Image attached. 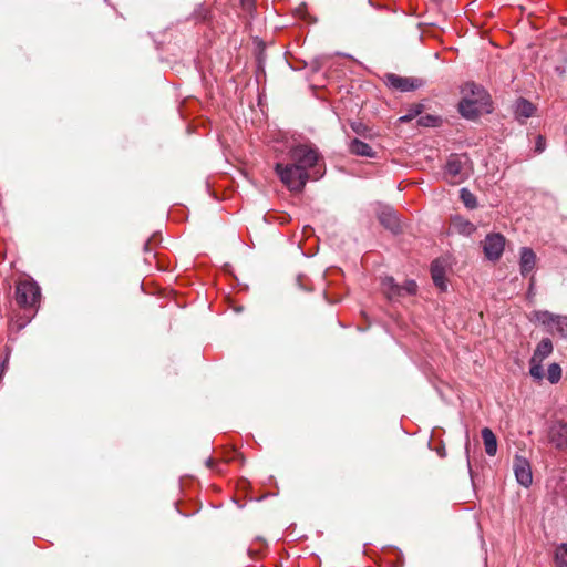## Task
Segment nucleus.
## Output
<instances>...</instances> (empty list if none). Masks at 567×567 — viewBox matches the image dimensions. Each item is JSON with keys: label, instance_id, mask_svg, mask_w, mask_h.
Segmentation results:
<instances>
[{"label": "nucleus", "instance_id": "obj_1", "mask_svg": "<svg viewBox=\"0 0 567 567\" xmlns=\"http://www.w3.org/2000/svg\"><path fill=\"white\" fill-rule=\"evenodd\" d=\"M287 164L276 163L278 177H323L326 174L324 158L312 144H298L289 150Z\"/></svg>", "mask_w": 567, "mask_h": 567}, {"label": "nucleus", "instance_id": "obj_2", "mask_svg": "<svg viewBox=\"0 0 567 567\" xmlns=\"http://www.w3.org/2000/svg\"><path fill=\"white\" fill-rule=\"evenodd\" d=\"M462 92L464 96L458 103V112L463 117L475 120L483 113L492 112L491 95L482 85L467 82Z\"/></svg>", "mask_w": 567, "mask_h": 567}, {"label": "nucleus", "instance_id": "obj_3", "mask_svg": "<svg viewBox=\"0 0 567 567\" xmlns=\"http://www.w3.org/2000/svg\"><path fill=\"white\" fill-rule=\"evenodd\" d=\"M41 291L30 277L20 278L16 284V301L23 309H35L40 302Z\"/></svg>", "mask_w": 567, "mask_h": 567}, {"label": "nucleus", "instance_id": "obj_4", "mask_svg": "<svg viewBox=\"0 0 567 567\" xmlns=\"http://www.w3.org/2000/svg\"><path fill=\"white\" fill-rule=\"evenodd\" d=\"M505 237L498 233L488 234L483 241V251L491 261H497L505 248Z\"/></svg>", "mask_w": 567, "mask_h": 567}, {"label": "nucleus", "instance_id": "obj_5", "mask_svg": "<svg viewBox=\"0 0 567 567\" xmlns=\"http://www.w3.org/2000/svg\"><path fill=\"white\" fill-rule=\"evenodd\" d=\"M384 82L388 86L400 92H412L420 89L424 84L422 79L404 78L394 73L385 74Z\"/></svg>", "mask_w": 567, "mask_h": 567}, {"label": "nucleus", "instance_id": "obj_6", "mask_svg": "<svg viewBox=\"0 0 567 567\" xmlns=\"http://www.w3.org/2000/svg\"><path fill=\"white\" fill-rule=\"evenodd\" d=\"M375 214L379 221L390 231L396 234L401 230V223L398 214L391 206L378 204Z\"/></svg>", "mask_w": 567, "mask_h": 567}, {"label": "nucleus", "instance_id": "obj_7", "mask_svg": "<svg viewBox=\"0 0 567 567\" xmlns=\"http://www.w3.org/2000/svg\"><path fill=\"white\" fill-rule=\"evenodd\" d=\"M513 471L516 477V481L519 485L524 487H529L533 483V473L530 463L527 458L515 455L513 461Z\"/></svg>", "mask_w": 567, "mask_h": 567}, {"label": "nucleus", "instance_id": "obj_8", "mask_svg": "<svg viewBox=\"0 0 567 567\" xmlns=\"http://www.w3.org/2000/svg\"><path fill=\"white\" fill-rule=\"evenodd\" d=\"M512 109L515 120L520 124H525L537 111L536 106L525 97L516 99Z\"/></svg>", "mask_w": 567, "mask_h": 567}, {"label": "nucleus", "instance_id": "obj_9", "mask_svg": "<svg viewBox=\"0 0 567 567\" xmlns=\"http://www.w3.org/2000/svg\"><path fill=\"white\" fill-rule=\"evenodd\" d=\"M548 437L551 444L557 449L563 450L567 447V423L557 421L553 423L549 429Z\"/></svg>", "mask_w": 567, "mask_h": 567}, {"label": "nucleus", "instance_id": "obj_10", "mask_svg": "<svg viewBox=\"0 0 567 567\" xmlns=\"http://www.w3.org/2000/svg\"><path fill=\"white\" fill-rule=\"evenodd\" d=\"M536 266V254L528 247L520 249L519 270L523 277L528 276Z\"/></svg>", "mask_w": 567, "mask_h": 567}, {"label": "nucleus", "instance_id": "obj_11", "mask_svg": "<svg viewBox=\"0 0 567 567\" xmlns=\"http://www.w3.org/2000/svg\"><path fill=\"white\" fill-rule=\"evenodd\" d=\"M383 293L390 300H395L402 297L401 286L398 285L392 277H384L381 281Z\"/></svg>", "mask_w": 567, "mask_h": 567}, {"label": "nucleus", "instance_id": "obj_12", "mask_svg": "<svg viewBox=\"0 0 567 567\" xmlns=\"http://www.w3.org/2000/svg\"><path fill=\"white\" fill-rule=\"evenodd\" d=\"M481 434L486 454L488 456H495L497 453V440L495 434L489 427H484Z\"/></svg>", "mask_w": 567, "mask_h": 567}, {"label": "nucleus", "instance_id": "obj_13", "mask_svg": "<svg viewBox=\"0 0 567 567\" xmlns=\"http://www.w3.org/2000/svg\"><path fill=\"white\" fill-rule=\"evenodd\" d=\"M553 352V343L550 339L544 338L534 350V353L530 359H534L535 362H543L547 357H549Z\"/></svg>", "mask_w": 567, "mask_h": 567}, {"label": "nucleus", "instance_id": "obj_14", "mask_svg": "<svg viewBox=\"0 0 567 567\" xmlns=\"http://www.w3.org/2000/svg\"><path fill=\"white\" fill-rule=\"evenodd\" d=\"M559 315H554L547 310H537L533 312V319L538 323L548 328V331L553 333V327Z\"/></svg>", "mask_w": 567, "mask_h": 567}, {"label": "nucleus", "instance_id": "obj_15", "mask_svg": "<svg viewBox=\"0 0 567 567\" xmlns=\"http://www.w3.org/2000/svg\"><path fill=\"white\" fill-rule=\"evenodd\" d=\"M349 148L350 152L354 155L367 157H372L374 155L372 147L368 143L358 138L351 141Z\"/></svg>", "mask_w": 567, "mask_h": 567}, {"label": "nucleus", "instance_id": "obj_16", "mask_svg": "<svg viewBox=\"0 0 567 567\" xmlns=\"http://www.w3.org/2000/svg\"><path fill=\"white\" fill-rule=\"evenodd\" d=\"M431 275L435 286L440 287L441 289H445L446 286L444 282V268L439 260L432 262Z\"/></svg>", "mask_w": 567, "mask_h": 567}, {"label": "nucleus", "instance_id": "obj_17", "mask_svg": "<svg viewBox=\"0 0 567 567\" xmlns=\"http://www.w3.org/2000/svg\"><path fill=\"white\" fill-rule=\"evenodd\" d=\"M424 107L425 106H424L423 103L411 104L408 107L406 113L399 117L398 122L399 123H408V122L412 121L413 118H415L417 116L420 117V115L424 111Z\"/></svg>", "mask_w": 567, "mask_h": 567}, {"label": "nucleus", "instance_id": "obj_18", "mask_svg": "<svg viewBox=\"0 0 567 567\" xmlns=\"http://www.w3.org/2000/svg\"><path fill=\"white\" fill-rule=\"evenodd\" d=\"M452 226L458 233L464 234V235H471L475 231V226L471 221H468L460 216H456L452 219Z\"/></svg>", "mask_w": 567, "mask_h": 567}, {"label": "nucleus", "instance_id": "obj_19", "mask_svg": "<svg viewBox=\"0 0 567 567\" xmlns=\"http://www.w3.org/2000/svg\"><path fill=\"white\" fill-rule=\"evenodd\" d=\"M442 117L439 115L426 114L417 118V124L423 127H437L442 124Z\"/></svg>", "mask_w": 567, "mask_h": 567}, {"label": "nucleus", "instance_id": "obj_20", "mask_svg": "<svg viewBox=\"0 0 567 567\" xmlns=\"http://www.w3.org/2000/svg\"><path fill=\"white\" fill-rule=\"evenodd\" d=\"M445 169H446V173L452 176H456V175L461 174L462 159L456 155L451 156L446 162Z\"/></svg>", "mask_w": 567, "mask_h": 567}, {"label": "nucleus", "instance_id": "obj_21", "mask_svg": "<svg viewBox=\"0 0 567 567\" xmlns=\"http://www.w3.org/2000/svg\"><path fill=\"white\" fill-rule=\"evenodd\" d=\"M556 567H567V543L559 545L555 551Z\"/></svg>", "mask_w": 567, "mask_h": 567}, {"label": "nucleus", "instance_id": "obj_22", "mask_svg": "<svg viewBox=\"0 0 567 567\" xmlns=\"http://www.w3.org/2000/svg\"><path fill=\"white\" fill-rule=\"evenodd\" d=\"M280 182L295 194L301 193L306 185V179H280Z\"/></svg>", "mask_w": 567, "mask_h": 567}, {"label": "nucleus", "instance_id": "obj_23", "mask_svg": "<svg viewBox=\"0 0 567 567\" xmlns=\"http://www.w3.org/2000/svg\"><path fill=\"white\" fill-rule=\"evenodd\" d=\"M460 198L462 199L465 207H467L470 209L476 208V206H477L476 197L467 188H462L460 190Z\"/></svg>", "mask_w": 567, "mask_h": 567}, {"label": "nucleus", "instance_id": "obj_24", "mask_svg": "<svg viewBox=\"0 0 567 567\" xmlns=\"http://www.w3.org/2000/svg\"><path fill=\"white\" fill-rule=\"evenodd\" d=\"M547 380L551 383V384H556L559 382V380L561 379V368L558 363H551L549 364L548 369H547Z\"/></svg>", "mask_w": 567, "mask_h": 567}, {"label": "nucleus", "instance_id": "obj_25", "mask_svg": "<svg viewBox=\"0 0 567 567\" xmlns=\"http://www.w3.org/2000/svg\"><path fill=\"white\" fill-rule=\"evenodd\" d=\"M553 332H556L561 338H567V317L558 316L553 327Z\"/></svg>", "mask_w": 567, "mask_h": 567}, {"label": "nucleus", "instance_id": "obj_26", "mask_svg": "<svg viewBox=\"0 0 567 567\" xmlns=\"http://www.w3.org/2000/svg\"><path fill=\"white\" fill-rule=\"evenodd\" d=\"M529 374L535 380H542L544 378L543 362H535L534 359H530Z\"/></svg>", "mask_w": 567, "mask_h": 567}, {"label": "nucleus", "instance_id": "obj_27", "mask_svg": "<svg viewBox=\"0 0 567 567\" xmlns=\"http://www.w3.org/2000/svg\"><path fill=\"white\" fill-rule=\"evenodd\" d=\"M209 10L204 6L199 4L193 12V17L196 21L204 22L209 18Z\"/></svg>", "mask_w": 567, "mask_h": 567}, {"label": "nucleus", "instance_id": "obj_28", "mask_svg": "<svg viewBox=\"0 0 567 567\" xmlns=\"http://www.w3.org/2000/svg\"><path fill=\"white\" fill-rule=\"evenodd\" d=\"M416 284L413 280H406L403 286H401L402 297L406 295H414L416 292Z\"/></svg>", "mask_w": 567, "mask_h": 567}, {"label": "nucleus", "instance_id": "obj_29", "mask_svg": "<svg viewBox=\"0 0 567 567\" xmlns=\"http://www.w3.org/2000/svg\"><path fill=\"white\" fill-rule=\"evenodd\" d=\"M546 148V138L538 134L535 136V145H534V153L540 154Z\"/></svg>", "mask_w": 567, "mask_h": 567}, {"label": "nucleus", "instance_id": "obj_30", "mask_svg": "<svg viewBox=\"0 0 567 567\" xmlns=\"http://www.w3.org/2000/svg\"><path fill=\"white\" fill-rule=\"evenodd\" d=\"M207 466L210 467L212 464H213V460L212 458H208L207 462H206Z\"/></svg>", "mask_w": 567, "mask_h": 567}, {"label": "nucleus", "instance_id": "obj_31", "mask_svg": "<svg viewBox=\"0 0 567 567\" xmlns=\"http://www.w3.org/2000/svg\"><path fill=\"white\" fill-rule=\"evenodd\" d=\"M212 195H213L214 198H216V199L218 198V196L214 192H213Z\"/></svg>", "mask_w": 567, "mask_h": 567}]
</instances>
